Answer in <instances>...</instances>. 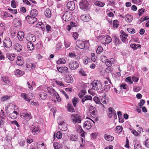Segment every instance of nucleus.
Returning a JSON list of instances; mask_svg holds the SVG:
<instances>
[{
	"label": "nucleus",
	"mask_w": 149,
	"mask_h": 149,
	"mask_svg": "<svg viewBox=\"0 0 149 149\" xmlns=\"http://www.w3.org/2000/svg\"><path fill=\"white\" fill-rule=\"evenodd\" d=\"M91 84L92 85L93 89L97 91L100 89L101 88V83L98 80H94Z\"/></svg>",
	"instance_id": "1"
},
{
	"label": "nucleus",
	"mask_w": 149,
	"mask_h": 149,
	"mask_svg": "<svg viewBox=\"0 0 149 149\" xmlns=\"http://www.w3.org/2000/svg\"><path fill=\"white\" fill-rule=\"evenodd\" d=\"M70 119L72 123L74 124L81 122V117L78 114H72L70 116Z\"/></svg>",
	"instance_id": "2"
},
{
	"label": "nucleus",
	"mask_w": 149,
	"mask_h": 149,
	"mask_svg": "<svg viewBox=\"0 0 149 149\" xmlns=\"http://www.w3.org/2000/svg\"><path fill=\"white\" fill-rule=\"evenodd\" d=\"M93 123H94V121L90 119L84 123L83 127L85 129L89 130L92 127Z\"/></svg>",
	"instance_id": "3"
},
{
	"label": "nucleus",
	"mask_w": 149,
	"mask_h": 149,
	"mask_svg": "<svg viewBox=\"0 0 149 149\" xmlns=\"http://www.w3.org/2000/svg\"><path fill=\"white\" fill-rule=\"evenodd\" d=\"M3 45L4 47L10 48L12 45V42L10 39L8 38H6L3 41Z\"/></svg>",
	"instance_id": "4"
},
{
	"label": "nucleus",
	"mask_w": 149,
	"mask_h": 149,
	"mask_svg": "<svg viewBox=\"0 0 149 149\" xmlns=\"http://www.w3.org/2000/svg\"><path fill=\"white\" fill-rule=\"evenodd\" d=\"M72 17L71 14L70 12L67 11L65 12L62 16L63 20L65 22L70 21L72 19Z\"/></svg>",
	"instance_id": "5"
},
{
	"label": "nucleus",
	"mask_w": 149,
	"mask_h": 149,
	"mask_svg": "<svg viewBox=\"0 0 149 149\" xmlns=\"http://www.w3.org/2000/svg\"><path fill=\"white\" fill-rule=\"evenodd\" d=\"M20 117L25 120L27 121H29L32 118V116L31 113H22L20 115Z\"/></svg>",
	"instance_id": "6"
},
{
	"label": "nucleus",
	"mask_w": 149,
	"mask_h": 149,
	"mask_svg": "<svg viewBox=\"0 0 149 149\" xmlns=\"http://www.w3.org/2000/svg\"><path fill=\"white\" fill-rule=\"evenodd\" d=\"M112 40L111 38L109 36H106L102 38L101 42L103 44H108Z\"/></svg>",
	"instance_id": "7"
},
{
	"label": "nucleus",
	"mask_w": 149,
	"mask_h": 149,
	"mask_svg": "<svg viewBox=\"0 0 149 149\" xmlns=\"http://www.w3.org/2000/svg\"><path fill=\"white\" fill-rule=\"evenodd\" d=\"M88 6V3L86 0H82L79 3L80 8L84 9H87Z\"/></svg>",
	"instance_id": "8"
},
{
	"label": "nucleus",
	"mask_w": 149,
	"mask_h": 149,
	"mask_svg": "<svg viewBox=\"0 0 149 149\" xmlns=\"http://www.w3.org/2000/svg\"><path fill=\"white\" fill-rule=\"evenodd\" d=\"M27 40L30 42H34L36 40V37L32 34H28L26 37Z\"/></svg>",
	"instance_id": "9"
},
{
	"label": "nucleus",
	"mask_w": 149,
	"mask_h": 149,
	"mask_svg": "<svg viewBox=\"0 0 149 149\" xmlns=\"http://www.w3.org/2000/svg\"><path fill=\"white\" fill-rule=\"evenodd\" d=\"M26 19L27 22L30 24H34L37 21V18L33 17L28 15L26 17Z\"/></svg>",
	"instance_id": "10"
},
{
	"label": "nucleus",
	"mask_w": 149,
	"mask_h": 149,
	"mask_svg": "<svg viewBox=\"0 0 149 149\" xmlns=\"http://www.w3.org/2000/svg\"><path fill=\"white\" fill-rule=\"evenodd\" d=\"M76 44L78 47L81 49H84L85 47L84 42L81 40H77L76 42Z\"/></svg>",
	"instance_id": "11"
},
{
	"label": "nucleus",
	"mask_w": 149,
	"mask_h": 149,
	"mask_svg": "<svg viewBox=\"0 0 149 149\" xmlns=\"http://www.w3.org/2000/svg\"><path fill=\"white\" fill-rule=\"evenodd\" d=\"M67 8L70 10H73L75 8V4L73 1H70L67 4Z\"/></svg>",
	"instance_id": "12"
},
{
	"label": "nucleus",
	"mask_w": 149,
	"mask_h": 149,
	"mask_svg": "<svg viewBox=\"0 0 149 149\" xmlns=\"http://www.w3.org/2000/svg\"><path fill=\"white\" fill-rule=\"evenodd\" d=\"M57 70L60 72L63 73H68V68L65 66H61L57 67Z\"/></svg>",
	"instance_id": "13"
},
{
	"label": "nucleus",
	"mask_w": 149,
	"mask_h": 149,
	"mask_svg": "<svg viewBox=\"0 0 149 149\" xmlns=\"http://www.w3.org/2000/svg\"><path fill=\"white\" fill-rule=\"evenodd\" d=\"M58 123L59 124V127L63 131L66 130L67 128L65 126V122L63 121L59 120L58 122Z\"/></svg>",
	"instance_id": "14"
},
{
	"label": "nucleus",
	"mask_w": 149,
	"mask_h": 149,
	"mask_svg": "<svg viewBox=\"0 0 149 149\" xmlns=\"http://www.w3.org/2000/svg\"><path fill=\"white\" fill-rule=\"evenodd\" d=\"M90 113L91 116L93 118H95L96 116V109L92 106L90 107Z\"/></svg>",
	"instance_id": "15"
},
{
	"label": "nucleus",
	"mask_w": 149,
	"mask_h": 149,
	"mask_svg": "<svg viewBox=\"0 0 149 149\" xmlns=\"http://www.w3.org/2000/svg\"><path fill=\"white\" fill-rule=\"evenodd\" d=\"M77 133L79 134H80V136L82 137H85L84 133L85 132L80 126L78 127L77 129Z\"/></svg>",
	"instance_id": "16"
},
{
	"label": "nucleus",
	"mask_w": 149,
	"mask_h": 149,
	"mask_svg": "<svg viewBox=\"0 0 149 149\" xmlns=\"http://www.w3.org/2000/svg\"><path fill=\"white\" fill-rule=\"evenodd\" d=\"M66 108L67 110L69 112L73 113L75 112V110L72 105L71 104H68L66 106Z\"/></svg>",
	"instance_id": "17"
},
{
	"label": "nucleus",
	"mask_w": 149,
	"mask_h": 149,
	"mask_svg": "<svg viewBox=\"0 0 149 149\" xmlns=\"http://www.w3.org/2000/svg\"><path fill=\"white\" fill-rule=\"evenodd\" d=\"M24 73V72L19 69L16 70L15 72V75L18 77H20L23 75Z\"/></svg>",
	"instance_id": "18"
},
{
	"label": "nucleus",
	"mask_w": 149,
	"mask_h": 149,
	"mask_svg": "<svg viewBox=\"0 0 149 149\" xmlns=\"http://www.w3.org/2000/svg\"><path fill=\"white\" fill-rule=\"evenodd\" d=\"M21 96L25 101H27L28 102H30L31 99L30 97L25 93H21Z\"/></svg>",
	"instance_id": "19"
},
{
	"label": "nucleus",
	"mask_w": 149,
	"mask_h": 149,
	"mask_svg": "<svg viewBox=\"0 0 149 149\" xmlns=\"http://www.w3.org/2000/svg\"><path fill=\"white\" fill-rule=\"evenodd\" d=\"M116 62L115 60L113 58H112L107 59V61H106V65H110L114 64Z\"/></svg>",
	"instance_id": "20"
},
{
	"label": "nucleus",
	"mask_w": 149,
	"mask_h": 149,
	"mask_svg": "<svg viewBox=\"0 0 149 149\" xmlns=\"http://www.w3.org/2000/svg\"><path fill=\"white\" fill-rule=\"evenodd\" d=\"M18 113L16 111H14L13 112L9 114V117L11 119H15L17 118Z\"/></svg>",
	"instance_id": "21"
},
{
	"label": "nucleus",
	"mask_w": 149,
	"mask_h": 149,
	"mask_svg": "<svg viewBox=\"0 0 149 149\" xmlns=\"http://www.w3.org/2000/svg\"><path fill=\"white\" fill-rule=\"evenodd\" d=\"M104 138L106 140L109 141H112L114 139V137L113 136L107 134L104 135Z\"/></svg>",
	"instance_id": "22"
},
{
	"label": "nucleus",
	"mask_w": 149,
	"mask_h": 149,
	"mask_svg": "<svg viewBox=\"0 0 149 149\" xmlns=\"http://www.w3.org/2000/svg\"><path fill=\"white\" fill-rule=\"evenodd\" d=\"M39 130V128L38 127L32 125L31 127L30 131L34 134L38 132Z\"/></svg>",
	"instance_id": "23"
},
{
	"label": "nucleus",
	"mask_w": 149,
	"mask_h": 149,
	"mask_svg": "<svg viewBox=\"0 0 149 149\" xmlns=\"http://www.w3.org/2000/svg\"><path fill=\"white\" fill-rule=\"evenodd\" d=\"M37 147L38 149H46V145L44 143H41L39 142L37 144Z\"/></svg>",
	"instance_id": "24"
},
{
	"label": "nucleus",
	"mask_w": 149,
	"mask_h": 149,
	"mask_svg": "<svg viewBox=\"0 0 149 149\" xmlns=\"http://www.w3.org/2000/svg\"><path fill=\"white\" fill-rule=\"evenodd\" d=\"M81 20L85 22H87L89 20V16L86 15H83L80 17Z\"/></svg>",
	"instance_id": "25"
},
{
	"label": "nucleus",
	"mask_w": 149,
	"mask_h": 149,
	"mask_svg": "<svg viewBox=\"0 0 149 149\" xmlns=\"http://www.w3.org/2000/svg\"><path fill=\"white\" fill-rule=\"evenodd\" d=\"M17 61H16V63L17 65H23L24 64V62L22 60V57L21 56H18L17 57Z\"/></svg>",
	"instance_id": "26"
},
{
	"label": "nucleus",
	"mask_w": 149,
	"mask_h": 149,
	"mask_svg": "<svg viewBox=\"0 0 149 149\" xmlns=\"http://www.w3.org/2000/svg\"><path fill=\"white\" fill-rule=\"evenodd\" d=\"M47 90L48 92L50 93L54 94L55 95L58 94V93L55 91V90L53 88H52L51 87H47Z\"/></svg>",
	"instance_id": "27"
},
{
	"label": "nucleus",
	"mask_w": 149,
	"mask_h": 149,
	"mask_svg": "<svg viewBox=\"0 0 149 149\" xmlns=\"http://www.w3.org/2000/svg\"><path fill=\"white\" fill-rule=\"evenodd\" d=\"M45 16L47 18H50L51 16V12L49 8H47L44 11Z\"/></svg>",
	"instance_id": "28"
},
{
	"label": "nucleus",
	"mask_w": 149,
	"mask_h": 149,
	"mask_svg": "<svg viewBox=\"0 0 149 149\" xmlns=\"http://www.w3.org/2000/svg\"><path fill=\"white\" fill-rule=\"evenodd\" d=\"M27 47L29 50H32L34 48V45L32 42H29L27 43Z\"/></svg>",
	"instance_id": "29"
},
{
	"label": "nucleus",
	"mask_w": 149,
	"mask_h": 149,
	"mask_svg": "<svg viewBox=\"0 0 149 149\" xmlns=\"http://www.w3.org/2000/svg\"><path fill=\"white\" fill-rule=\"evenodd\" d=\"M65 81L68 83H71L73 82V80L71 76L68 75L66 76Z\"/></svg>",
	"instance_id": "30"
},
{
	"label": "nucleus",
	"mask_w": 149,
	"mask_h": 149,
	"mask_svg": "<svg viewBox=\"0 0 149 149\" xmlns=\"http://www.w3.org/2000/svg\"><path fill=\"white\" fill-rule=\"evenodd\" d=\"M13 23H14V26L16 27H18L20 26L21 24V21L19 20L18 19H15L14 20Z\"/></svg>",
	"instance_id": "31"
},
{
	"label": "nucleus",
	"mask_w": 149,
	"mask_h": 149,
	"mask_svg": "<svg viewBox=\"0 0 149 149\" xmlns=\"http://www.w3.org/2000/svg\"><path fill=\"white\" fill-rule=\"evenodd\" d=\"M14 47L15 49L17 51L19 52L22 50V47L20 44L18 43L15 44Z\"/></svg>",
	"instance_id": "32"
},
{
	"label": "nucleus",
	"mask_w": 149,
	"mask_h": 149,
	"mask_svg": "<svg viewBox=\"0 0 149 149\" xmlns=\"http://www.w3.org/2000/svg\"><path fill=\"white\" fill-rule=\"evenodd\" d=\"M39 96L41 99L45 100L47 98V95L45 93L41 92L39 94Z\"/></svg>",
	"instance_id": "33"
},
{
	"label": "nucleus",
	"mask_w": 149,
	"mask_h": 149,
	"mask_svg": "<svg viewBox=\"0 0 149 149\" xmlns=\"http://www.w3.org/2000/svg\"><path fill=\"white\" fill-rule=\"evenodd\" d=\"M125 20L128 22H131L132 20L133 17L130 15L127 14L125 16Z\"/></svg>",
	"instance_id": "34"
},
{
	"label": "nucleus",
	"mask_w": 149,
	"mask_h": 149,
	"mask_svg": "<svg viewBox=\"0 0 149 149\" xmlns=\"http://www.w3.org/2000/svg\"><path fill=\"white\" fill-rule=\"evenodd\" d=\"M70 140L72 141H77L78 139V136L74 134H71L70 136Z\"/></svg>",
	"instance_id": "35"
},
{
	"label": "nucleus",
	"mask_w": 149,
	"mask_h": 149,
	"mask_svg": "<svg viewBox=\"0 0 149 149\" xmlns=\"http://www.w3.org/2000/svg\"><path fill=\"white\" fill-rule=\"evenodd\" d=\"M30 14L31 15L35 17L38 15V12L36 9H33L30 11Z\"/></svg>",
	"instance_id": "36"
},
{
	"label": "nucleus",
	"mask_w": 149,
	"mask_h": 149,
	"mask_svg": "<svg viewBox=\"0 0 149 149\" xmlns=\"http://www.w3.org/2000/svg\"><path fill=\"white\" fill-rule=\"evenodd\" d=\"M130 47L134 49H137L138 48H141V46L140 45L136 44H132L130 45Z\"/></svg>",
	"instance_id": "37"
},
{
	"label": "nucleus",
	"mask_w": 149,
	"mask_h": 149,
	"mask_svg": "<svg viewBox=\"0 0 149 149\" xmlns=\"http://www.w3.org/2000/svg\"><path fill=\"white\" fill-rule=\"evenodd\" d=\"M92 99V97L90 95H85L84 97L82 98V101L83 103L85 101L87 100H91Z\"/></svg>",
	"instance_id": "38"
},
{
	"label": "nucleus",
	"mask_w": 149,
	"mask_h": 149,
	"mask_svg": "<svg viewBox=\"0 0 149 149\" xmlns=\"http://www.w3.org/2000/svg\"><path fill=\"white\" fill-rule=\"evenodd\" d=\"M114 42L116 45H119L121 43V42L119 39V38L116 36H114Z\"/></svg>",
	"instance_id": "39"
},
{
	"label": "nucleus",
	"mask_w": 149,
	"mask_h": 149,
	"mask_svg": "<svg viewBox=\"0 0 149 149\" xmlns=\"http://www.w3.org/2000/svg\"><path fill=\"white\" fill-rule=\"evenodd\" d=\"M7 57L8 59L10 61H13L15 58V56L14 54H8L7 55Z\"/></svg>",
	"instance_id": "40"
},
{
	"label": "nucleus",
	"mask_w": 149,
	"mask_h": 149,
	"mask_svg": "<svg viewBox=\"0 0 149 149\" xmlns=\"http://www.w3.org/2000/svg\"><path fill=\"white\" fill-rule=\"evenodd\" d=\"M66 61L64 58H60L57 61L58 64H63L65 63Z\"/></svg>",
	"instance_id": "41"
},
{
	"label": "nucleus",
	"mask_w": 149,
	"mask_h": 149,
	"mask_svg": "<svg viewBox=\"0 0 149 149\" xmlns=\"http://www.w3.org/2000/svg\"><path fill=\"white\" fill-rule=\"evenodd\" d=\"M123 127L121 126H117L116 128V131L117 133H120L123 130Z\"/></svg>",
	"instance_id": "42"
},
{
	"label": "nucleus",
	"mask_w": 149,
	"mask_h": 149,
	"mask_svg": "<svg viewBox=\"0 0 149 149\" xmlns=\"http://www.w3.org/2000/svg\"><path fill=\"white\" fill-rule=\"evenodd\" d=\"M94 101L97 104H101L102 105L104 106L103 104L100 102L99 98L95 96L93 97Z\"/></svg>",
	"instance_id": "43"
},
{
	"label": "nucleus",
	"mask_w": 149,
	"mask_h": 149,
	"mask_svg": "<svg viewBox=\"0 0 149 149\" xmlns=\"http://www.w3.org/2000/svg\"><path fill=\"white\" fill-rule=\"evenodd\" d=\"M109 110L111 113H113L114 115V117H117V115L116 114V111L113 109L112 107H109Z\"/></svg>",
	"instance_id": "44"
},
{
	"label": "nucleus",
	"mask_w": 149,
	"mask_h": 149,
	"mask_svg": "<svg viewBox=\"0 0 149 149\" xmlns=\"http://www.w3.org/2000/svg\"><path fill=\"white\" fill-rule=\"evenodd\" d=\"M3 81L6 84H9L10 83L9 79L8 77L4 76L2 77Z\"/></svg>",
	"instance_id": "45"
},
{
	"label": "nucleus",
	"mask_w": 149,
	"mask_h": 149,
	"mask_svg": "<svg viewBox=\"0 0 149 149\" xmlns=\"http://www.w3.org/2000/svg\"><path fill=\"white\" fill-rule=\"evenodd\" d=\"M78 99L76 97H74L72 99V103L74 107H76V104L78 103Z\"/></svg>",
	"instance_id": "46"
},
{
	"label": "nucleus",
	"mask_w": 149,
	"mask_h": 149,
	"mask_svg": "<svg viewBox=\"0 0 149 149\" xmlns=\"http://www.w3.org/2000/svg\"><path fill=\"white\" fill-rule=\"evenodd\" d=\"M79 73V75L81 76H85L86 75V72L82 69L80 70Z\"/></svg>",
	"instance_id": "47"
},
{
	"label": "nucleus",
	"mask_w": 149,
	"mask_h": 149,
	"mask_svg": "<svg viewBox=\"0 0 149 149\" xmlns=\"http://www.w3.org/2000/svg\"><path fill=\"white\" fill-rule=\"evenodd\" d=\"M148 19H149V18L148 16H144L140 19L139 22L140 23H141L143 21Z\"/></svg>",
	"instance_id": "48"
},
{
	"label": "nucleus",
	"mask_w": 149,
	"mask_h": 149,
	"mask_svg": "<svg viewBox=\"0 0 149 149\" xmlns=\"http://www.w3.org/2000/svg\"><path fill=\"white\" fill-rule=\"evenodd\" d=\"M103 50V49L102 47H101L99 46L97 49L96 50V52L97 54H99L102 52Z\"/></svg>",
	"instance_id": "49"
},
{
	"label": "nucleus",
	"mask_w": 149,
	"mask_h": 149,
	"mask_svg": "<svg viewBox=\"0 0 149 149\" xmlns=\"http://www.w3.org/2000/svg\"><path fill=\"white\" fill-rule=\"evenodd\" d=\"M130 129L131 132L135 136H138L139 135V134L138 133L136 130H132L131 128H130Z\"/></svg>",
	"instance_id": "50"
},
{
	"label": "nucleus",
	"mask_w": 149,
	"mask_h": 149,
	"mask_svg": "<svg viewBox=\"0 0 149 149\" xmlns=\"http://www.w3.org/2000/svg\"><path fill=\"white\" fill-rule=\"evenodd\" d=\"M120 38L121 41L123 42H125L127 40V38L125 37L122 34L120 35Z\"/></svg>",
	"instance_id": "51"
},
{
	"label": "nucleus",
	"mask_w": 149,
	"mask_h": 149,
	"mask_svg": "<svg viewBox=\"0 0 149 149\" xmlns=\"http://www.w3.org/2000/svg\"><path fill=\"white\" fill-rule=\"evenodd\" d=\"M95 4L96 5L100 7H103L104 6L105 4L104 3L101 2L99 1H96Z\"/></svg>",
	"instance_id": "52"
},
{
	"label": "nucleus",
	"mask_w": 149,
	"mask_h": 149,
	"mask_svg": "<svg viewBox=\"0 0 149 149\" xmlns=\"http://www.w3.org/2000/svg\"><path fill=\"white\" fill-rule=\"evenodd\" d=\"M127 31L129 33H134L135 32V30L134 29L131 28H127Z\"/></svg>",
	"instance_id": "53"
},
{
	"label": "nucleus",
	"mask_w": 149,
	"mask_h": 149,
	"mask_svg": "<svg viewBox=\"0 0 149 149\" xmlns=\"http://www.w3.org/2000/svg\"><path fill=\"white\" fill-rule=\"evenodd\" d=\"M62 136V134L60 131L58 132L56 134V136L57 139L61 138Z\"/></svg>",
	"instance_id": "54"
},
{
	"label": "nucleus",
	"mask_w": 149,
	"mask_h": 149,
	"mask_svg": "<svg viewBox=\"0 0 149 149\" xmlns=\"http://www.w3.org/2000/svg\"><path fill=\"white\" fill-rule=\"evenodd\" d=\"M145 10L144 9H140L138 10L139 15L140 16L142 15L144 13V12Z\"/></svg>",
	"instance_id": "55"
},
{
	"label": "nucleus",
	"mask_w": 149,
	"mask_h": 149,
	"mask_svg": "<svg viewBox=\"0 0 149 149\" xmlns=\"http://www.w3.org/2000/svg\"><path fill=\"white\" fill-rule=\"evenodd\" d=\"M113 26L114 28H117L118 26V22L116 20H114L113 22Z\"/></svg>",
	"instance_id": "56"
},
{
	"label": "nucleus",
	"mask_w": 149,
	"mask_h": 149,
	"mask_svg": "<svg viewBox=\"0 0 149 149\" xmlns=\"http://www.w3.org/2000/svg\"><path fill=\"white\" fill-rule=\"evenodd\" d=\"M132 1L134 3L139 5L141 3L142 0H132Z\"/></svg>",
	"instance_id": "57"
},
{
	"label": "nucleus",
	"mask_w": 149,
	"mask_h": 149,
	"mask_svg": "<svg viewBox=\"0 0 149 149\" xmlns=\"http://www.w3.org/2000/svg\"><path fill=\"white\" fill-rule=\"evenodd\" d=\"M145 103V101L143 99L140 100V102L139 103L138 105L140 107H142Z\"/></svg>",
	"instance_id": "58"
},
{
	"label": "nucleus",
	"mask_w": 149,
	"mask_h": 149,
	"mask_svg": "<svg viewBox=\"0 0 149 149\" xmlns=\"http://www.w3.org/2000/svg\"><path fill=\"white\" fill-rule=\"evenodd\" d=\"M125 81L129 82L130 84H132L133 83V81L131 80V77H127L125 79Z\"/></svg>",
	"instance_id": "59"
},
{
	"label": "nucleus",
	"mask_w": 149,
	"mask_h": 149,
	"mask_svg": "<svg viewBox=\"0 0 149 149\" xmlns=\"http://www.w3.org/2000/svg\"><path fill=\"white\" fill-rule=\"evenodd\" d=\"M0 117L2 119H4L5 117V115L3 110H1L0 113Z\"/></svg>",
	"instance_id": "60"
},
{
	"label": "nucleus",
	"mask_w": 149,
	"mask_h": 149,
	"mask_svg": "<svg viewBox=\"0 0 149 149\" xmlns=\"http://www.w3.org/2000/svg\"><path fill=\"white\" fill-rule=\"evenodd\" d=\"M141 88L140 87H134L133 91L136 92H137L140 91Z\"/></svg>",
	"instance_id": "61"
},
{
	"label": "nucleus",
	"mask_w": 149,
	"mask_h": 149,
	"mask_svg": "<svg viewBox=\"0 0 149 149\" xmlns=\"http://www.w3.org/2000/svg\"><path fill=\"white\" fill-rule=\"evenodd\" d=\"M11 6L13 8H15L16 7V4L15 1L12 0L11 1Z\"/></svg>",
	"instance_id": "62"
},
{
	"label": "nucleus",
	"mask_w": 149,
	"mask_h": 149,
	"mask_svg": "<svg viewBox=\"0 0 149 149\" xmlns=\"http://www.w3.org/2000/svg\"><path fill=\"white\" fill-rule=\"evenodd\" d=\"M1 14L2 16L3 17V18H6L10 17L8 13L6 12H4L3 14Z\"/></svg>",
	"instance_id": "63"
},
{
	"label": "nucleus",
	"mask_w": 149,
	"mask_h": 149,
	"mask_svg": "<svg viewBox=\"0 0 149 149\" xmlns=\"http://www.w3.org/2000/svg\"><path fill=\"white\" fill-rule=\"evenodd\" d=\"M134 149H142L140 145L136 143L134 144Z\"/></svg>",
	"instance_id": "64"
}]
</instances>
